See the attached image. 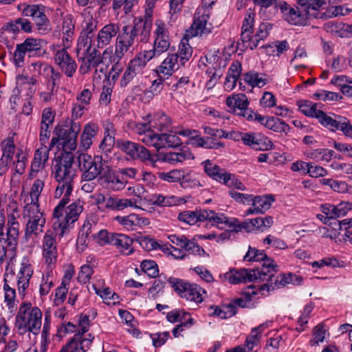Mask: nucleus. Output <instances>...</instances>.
Returning <instances> with one entry per match:
<instances>
[{"instance_id": "nucleus-1", "label": "nucleus", "mask_w": 352, "mask_h": 352, "mask_svg": "<svg viewBox=\"0 0 352 352\" xmlns=\"http://www.w3.org/2000/svg\"><path fill=\"white\" fill-rule=\"evenodd\" d=\"M74 159L73 153H60L53 161L52 173L57 182L55 198H60L63 195L70 196L72 194L77 173L74 166Z\"/></svg>"}, {"instance_id": "nucleus-2", "label": "nucleus", "mask_w": 352, "mask_h": 352, "mask_svg": "<svg viewBox=\"0 0 352 352\" xmlns=\"http://www.w3.org/2000/svg\"><path fill=\"white\" fill-rule=\"evenodd\" d=\"M278 271V266L274 261L267 260L263 268L248 270L245 268L230 270L223 275L224 280L230 284H239L252 281H272L275 274Z\"/></svg>"}, {"instance_id": "nucleus-3", "label": "nucleus", "mask_w": 352, "mask_h": 352, "mask_svg": "<svg viewBox=\"0 0 352 352\" xmlns=\"http://www.w3.org/2000/svg\"><path fill=\"white\" fill-rule=\"evenodd\" d=\"M43 314L30 302L24 301L20 305L15 318V325L21 333H32L37 335L41 331Z\"/></svg>"}, {"instance_id": "nucleus-4", "label": "nucleus", "mask_w": 352, "mask_h": 352, "mask_svg": "<svg viewBox=\"0 0 352 352\" xmlns=\"http://www.w3.org/2000/svg\"><path fill=\"white\" fill-rule=\"evenodd\" d=\"M62 196L63 198L53 211L54 228L60 229V236H63L72 225L78 220L82 211L80 202H74L65 208L70 196H65V195Z\"/></svg>"}, {"instance_id": "nucleus-5", "label": "nucleus", "mask_w": 352, "mask_h": 352, "mask_svg": "<svg viewBox=\"0 0 352 352\" xmlns=\"http://www.w3.org/2000/svg\"><path fill=\"white\" fill-rule=\"evenodd\" d=\"M179 221L190 225H194L197 222L209 221L212 225L221 229L236 228L237 221L235 219H230L223 213H217L212 210L199 209L195 211H184L178 216Z\"/></svg>"}, {"instance_id": "nucleus-6", "label": "nucleus", "mask_w": 352, "mask_h": 352, "mask_svg": "<svg viewBox=\"0 0 352 352\" xmlns=\"http://www.w3.org/2000/svg\"><path fill=\"white\" fill-rule=\"evenodd\" d=\"M80 129V124L74 121L70 122L67 125H63L59 129H56V137H53L51 140V146L58 144L63 150L60 153H72V151L76 149V140Z\"/></svg>"}, {"instance_id": "nucleus-7", "label": "nucleus", "mask_w": 352, "mask_h": 352, "mask_svg": "<svg viewBox=\"0 0 352 352\" xmlns=\"http://www.w3.org/2000/svg\"><path fill=\"white\" fill-rule=\"evenodd\" d=\"M98 209L101 211H120L127 208L141 209L136 199L118 198L109 194L96 193L93 196Z\"/></svg>"}, {"instance_id": "nucleus-8", "label": "nucleus", "mask_w": 352, "mask_h": 352, "mask_svg": "<svg viewBox=\"0 0 352 352\" xmlns=\"http://www.w3.org/2000/svg\"><path fill=\"white\" fill-rule=\"evenodd\" d=\"M7 228L6 232L7 250H13L17 245L19 235L20 210L16 201L12 199L7 206Z\"/></svg>"}, {"instance_id": "nucleus-9", "label": "nucleus", "mask_w": 352, "mask_h": 352, "mask_svg": "<svg viewBox=\"0 0 352 352\" xmlns=\"http://www.w3.org/2000/svg\"><path fill=\"white\" fill-rule=\"evenodd\" d=\"M22 217L26 221L25 235L27 239L32 235L37 236L43 232L45 216L40 206H23Z\"/></svg>"}, {"instance_id": "nucleus-10", "label": "nucleus", "mask_w": 352, "mask_h": 352, "mask_svg": "<svg viewBox=\"0 0 352 352\" xmlns=\"http://www.w3.org/2000/svg\"><path fill=\"white\" fill-rule=\"evenodd\" d=\"M204 172L214 180L223 184L230 188L245 190V185L233 174L229 173L212 161L207 160L202 162Z\"/></svg>"}, {"instance_id": "nucleus-11", "label": "nucleus", "mask_w": 352, "mask_h": 352, "mask_svg": "<svg viewBox=\"0 0 352 352\" xmlns=\"http://www.w3.org/2000/svg\"><path fill=\"white\" fill-rule=\"evenodd\" d=\"M78 164L82 172V182H91L100 177L105 166L101 155H96L92 158L91 155L80 154L78 156Z\"/></svg>"}, {"instance_id": "nucleus-12", "label": "nucleus", "mask_w": 352, "mask_h": 352, "mask_svg": "<svg viewBox=\"0 0 352 352\" xmlns=\"http://www.w3.org/2000/svg\"><path fill=\"white\" fill-rule=\"evenodd\" d=\"M154 25L153 49L144 50L151 58L166 52L170 47L169 32L166 23L162 19H157Z\"/></svg>"}, {"instance_id": "nucleus-13", "label": "nucleus", "mask_w": 352, "mask_h": 352, "mask_svg": "<svg viewBox=\"0 0 352 352\" xmlns=\"http://www.w3.org/2000/svg\"><path fill=\"white\" fill-rule=\"evenodd\" d=\"M151 59V56H149L144 50L138 53L135 57L128 63L126 68L120 80V86L122 87H126L135 77L143 74L147 63Z\"/></svg>"}, {"instance_id": "nucleus-14", "label": "nucleus", "mask_w": 352, "mask_h": 352, "mask_svg": "<svg viewBox=\"0 0 352 352\" xmlns=\"http://www.w3.org/2000/svg\"><path fill=\"white\" fill-rule=\"evenodd\" d=\"M168 283L182 298L189 301L199 303L203 301V294L205 291L196 284H190L182 279L170 277Z\"/></svg>"}, {"instance_id": "nucleus-15", "label": "nucleus", "mask_w": 352, "mask_h": 352, "mask_svg": "<svg viewBox=\"0 0 352 352\" xmlns=\"http://www.w3.org/2000/svg\"><path fill=\"white\" fill-rule=\"evenodd\" d=\"M82 16V30L77 44H79L80 50L84 52L90 46V43H93L95 32L97 30L98 21L93 18L89 8L84 10Z\"/></svg>"}, {"instance_id": "nucleus-16", "label": "nucleus", "mask_w": 352, "mask_h": 352, "mask_svg": "<svg viewBox=\"0 0 352 352\" xmlns=\"http://www.w3.org/2000/svg\"><path fill=\"white\" fill-rule=\"evenodd\" d=\"M60 236V229L47 230L43 239V257L47 267H52L57 260V241L56 237Z\"/></svg>"}, {"instance_id": "nucleus-17", "label": "nucleus", "mask_w": 352, "mask_h": 352, "mask_svg": "<svg viewBox=\"0 0 352 352\" xmlns=\"http://www.w3.org/2000/svg\"><path fill=\"white\" fill-rule=\"evenodd\" d=\"M210 15L209 9L198 8L196 10L189 32L192 36H206L212 32L213 26L212 23L208 22Z\"/></svg>"}, {"instance_id": "nucleus-18", "label": "nucleus", "mask_w": 352, "mask_h": 352, "mask_svg": "<svg viewBox=\"0 0 352 352\" xmlns=\"http://www.w3.org/2000/svg\"><path fill=\"white\" fill-rule=\"evenodd\" d=\"M23 14L31 16L40 34H47L51 30V23L45 14V8L42 5H29L23 10Z\"/></svg>"}, {"instance_id": "nucleus-19", "label": "nucleus", "mask_w": 352, "mask_h": 352, "mask_svg": "<svg viewBox=\"0 0 352 352\" xmlns=\"http://www.w3.org/2000/svg\"><path fill=\"white\" fill-rule=\"evenodd\" d=\"M153 25L149 22H144L142 17L136 18L134 20L133 25L130 28L129 25L122 27L123 31L135 42L146 43L149 41Z\"/></svg>"}, {"instance_id": "nucleus-20", "label": "nucleus", "mask_w": 352, "mask_h": 352, "mask_svg": "<svg viewBox=\"0 0 352 352\" xmlns=\"http://www.w3.org/2000/svg\"><path fill=\"white\" fill-rule=\"evenodd\" d=\"M76 53L81 61L79 70L82 74L88 73L102 63L100 54L96 47H93V43H90V46L84 52L80 50L79 44H77Z\"/></svg>"}, {"instance_id": "nucleus-21", "label": "nucleus", "mask_w": 352, "mask_h": 352, "mask_svg": "<svg viewBox=\"0 0 352 352\" xmlns=\"http://www.w3.org/2000/svg\"><path fill=\"white\" fill-rule=\"evenodd\" d=\"M116 146L133 160H139L142 162L151 160V155L148 150L138 143L118 139L116 141Z\"/></svg>"}, {"instance_id": "nucleus-22", "label": "nucleus", "mask_w": 352, "mask_h": 352, "mask_svg": "<svg viewBox=\"0 0 352 352\" xmlns=\"http://www.w3.org/2000/svg\"><path fill=\"white\" fill-rule=\"evenodd\" d=\"M144 144L159 150L162 148H174L182 144L180 138L176 134L162 133L150 135L143 139Z\"/></svg>"}, {"instance_id": "nucleus-23", "label": "nucleus", "mask_w": 352, "mask_h": 352, "mask_svg": "<svg viewBox=\"0 0 352 352\" xmlns=\"http://www.w3.org/2000/svg\"><path fill=\"white\" fill-rule=\"evenodd\" d=\"M280 9L283 14L284 19L289 23L294 25H305L307 23L308 19L312 16L317 17L311 12H305L299 8H291L287 3L281 5Z\"/></svg>"}, {"instance_id": "nucleus-24", "label": "nucleus", "mask_w": 352, "mask_h": 352, "mask_svg": "<svg viewBox=\"0 0 352 352\" xmlns=\"http://www.w3.org/2000/svg\"><path fill=\"white\" fill-rule=\"evenodd\" d=\"M323 126L332 131H340L348 138L352 139V124L346 117L333 115L328 116L323 119Z\"/></svg>"}, {"instance_id": "nucleus-25", "label": "nucleus", "mask_w": 352, "mask_h": 352, "mask_svg": "<svg viewBox=\"0 0 352 352\" xmlns=\"http://www.w3.org/2000/svg\"><path fill=\"white\" fill-rule=\"evenodd\" d=\"M32 274L33 266L32 263L27 257H23L16 276L18 292L22 298H24L26 294V289L29 287Z\"/></svg>"}, {"instance_id": "nucleus-26", "label": "nucleus", "mask_w": 352, "mask_h": 352, "mask_svg": "<svg viewBox=\"0 0 352 352\" xmlns=\"http://www.w3.org/2000/svg\"><path fill=\"white\" fill-rule=\"evenodd\" d=\"M255 13L248 9L245 14L241 33V41L244 47L254 50L256 48V42L252 41L253 28L254 24Z\"/></svg>"}, {"instance_id": "nucleus-27", "label": "nucleus", "mask_w": 352, "mask_h": 352, "mask_svg": "<svg viewBox=\"0 0 352 352\" xmlns=\"http://www.w3.org/2000/svg\"><path fill=\"white\" fill-rule=\"evenodd\" d=\"M55 63L68 77L73 76L76 71L77 65L75 60L69 56L66 50H58L54 54Z\"/></svg>"}, {"instance_id": "nucleus-28", "label": "nucleus", "mask_w": 352, "mask_h": 352, "mask_svg": "<svg viewBox=\"0 0 352 352\" xmlns=\"http://www.w3.org/2000/svg\"><path fill=\"white\" fill-rule=\"evenodd\" d=\"M243 142L254 149L261 151L272 149L274 146L272 142L261 133H245L243 135Z\"/></svg>"}, {"instance_id": "nucleus-29", "label": "nucleus", "mask_w": 352, "mask_h": 352, "mask_svg": "<svg viewBox=\"0 0 352 352\" xmlns=\"http://www.w3.org/2000/svg\"><path fill=\"white\" fill-rule=\"evenodd\" d=\"M120 28L118 23H111L105 25L97 34V47L102 48L110 44L113 38L119 34Z\"/></svg>"}, {"instance_id": "nucleus-30", "label": "nucleus", "mask_w": 352, "mask_h": 352, "mask_svg": "<svg viewBox=\"0 0 352 352\" xmlns=\"http://www.w3.org/2000/svg\"><path fill=\"white\" fill-rule=\"evenodd\" d=\"M45 182L43 179H37L34 180L29 194L21 193V200L23 201V206H40L39 197L43 189Z\"/></svg>"}, {"instance_id": "nucleus-31", "label": "nucleus", "mask_w": 352, "mask_h": 352, "mask_svg": "<svg viewBox=\"0 0 352 352\" xmlns=\"http://www.w3.org/2000/svg\"><path fill=\"white\" fill-rule=\"evenodd\" d=\"M100 127L94 122H87L83 127L80 136V148L82 151L88 150L93 144V139L98 133Z\"/></svg>"}, {"instance_id": "nucleus-32", "label": "nucleus", "mask_w": 352, "mask_h": 352, "mask_svg": "<svg viewBox=\"0 0 352 352\" xmlns=\"http://www.w3.org/2000/svg\"><path fill=\"white\" fill-rule=\"evenodd\" d=\"M252 199V207L245 211V216L264 213L271 207L272 203L274 201V199L269 195H253Z\"/></svg>"}, {"instance_id": "nucleus-33", "label": "nucleus", "mask_w": 352, "mask_h": 352, "mask_svg": "<svg viewBox=\"0 0 352 352\" xmlns=\"http://www.w3.org/2000/svg\"><path fill=\"white\" fill-rule=\"evenodd\" d=\"M88 338H82L80 333H76L74 338L60 350V352H86L91 346V335Z\"/></svg>"}, {"instance_id": "nucleus-34", "label": "nucleus", "mask_w": 352, "mask_h": 352, "mask_svg": "<svg viewBox=\"0 0 352 352\" xmlns=\"http://www.w3.org/2000/svg\"><path fill=\"white\" fill-rule=\"evenodd\" d=\"M297 104L301 113L306 116L317 118L319 122L323 125V119L327 116V114L318 109V107L321 106L320 103H314L308 100H300Z\"/></svg>"}, {"instance_id": "nucleus-35", "label": "nucleus", "mask_w": 352, "mask_h": 352, "mask_svg": "<svg viewBox=\"0 0 352 352\" xmlns=\"http://www.w3.org/2000/svg\"><path fill=\"white\" fill-rule=\"evenodd\" d=\"M134 42L125 33V30L122 29L118 36L115 43L116 58H118L119 62L122 60L126 53L133 48Z\"/></svg>"}, {"instance_id": "nucleus-36", "label": "nucleus", "mask_w": 352, "mask_h": 352, "mask_svg": "<svg viewBox=\"0 0 352 352\" xmlns=\"http://www.w3.org/2000/svg\"><path fill=\"white\" fill-rule=\"evenodd\" d=\"M116 220L128 230H134L137 227L147 226L150 223L148 219L132 213L126 216H117Z\"/></svg>"}, {"instance_id": "nucleus-37", "label": "nucleus", "mask_w": 352, "mask_h": 352, "mask_svg": "<svg viewBox=\"0 0 352 352\" xmlns=\"http://www.w3.org/2000/svg\"><path fill=\"white\" fill-rule=\"evenodd\" d=\"M168 239L172 243L186 251L190 252L192 254L201 255L205 252L203 248L196 243L188 240L184 235L171 234L168 236Z\"/></svg>"}, {"instance_id": "nucleus-38", "label": "nucleus", "mask_w": 352, "mask_h": 352, "mask_svg": "<svg viewBox=\"0 0 352 352\" xmlns=\"http://www.w3.org/2000/svg\"><path fill=\"white\" fill-rule=\"evenodd\" d=\"M36 82L37 80L34 76L18 75L16 77V87L12 92L20 94L26 91L28 96H32L36 90Z\"/></svg>"}, {"instance_id": "nucleus-39", "label": "nucleus", "mask_w": 352, "mask_h": 352, "mask_svg": "<svg viewBox=\"0 0 352 352\" xmlns=\"http://www.w3.org/2000/svg\"><path fill=\"white\" fill-rule=\"evenodd\" d=\"M179 60L175 54H168L161 65L157 67V73L168 78L179 68L181 64Z\"/></svg>"}, {"instance_id": "nucleus-40", "label": "nucleus", "mask_w": 352, "mask_h": 352, "mask_svg": "<svg viewBox=\"0 0 352 352\" xmlns=\"http://www.w3.org/2000/svg\"><path fill=\"white\" fill-rule=\"evenodd\" d=\"M132 243L133 240L125 234H111V244L116 246L118 250L123 254L129 255L133 252Z\"/></svg>"}, {"instance_id": "nucleus-41", "label": "nucleus", "mask_w": 352, "mask_h": 352, "mask_svg": "<svg viewBox=\"0 0 352 352\" xmlns=\"http://www.w3.org/2000/svg\"><path fill=\"white\" fill-rule=\"evenodd\" d=\"M148 123L153 129L158 131L168 130L172 124L170 118L162 111H157L153 115H148Z\"/></svg>"}, {"instance_id": "nucleus-42", "label": "nucleus", "mask_w": 352, "mask_h": 352, "mask_svg": "<svg viewBox=\"0 0 352 352\" xmlns=\"http://www.w3.org/2000/svg\"><path fill=\"white\" fill-rule=\"evenodd\" d=\"M52 147L50 144L49 147L42 145L36 151L31 164L32 172H38L45 166V164L48 160L49 151Z\"/></svg>"}, {"instance_id": "nucleus-43", "label": "nucleus", "mask_w": 352, "mask_h": 352, "mask_svg": "<svg viewBox=\"0 0 352 352\" xmlns=\"http://www.w3.org/2000/svg\"><path fill=\"white\" fill-rule=\"evenodd\" d=\"M227 106L236 113L244 111L248 107L249 102L247 96L243 94H232L226 100Z\"/></svg>"}, {"instance_id": "nucleus-44", "label": "nucleus", "mask_w": 352, "mask_h": 352, "mask_svg": "<svg viewBox=\"0 0 352 352\" xmlns=\"http://www.w3.org/2000/svg\"><path fill=\"white\" fill-rule=\"evenodd\" d=\"M271 322H264L257 327L252 329L250 334L246 338L245 349H247L248 352H250L254 346L258 345L260 342L261 334L265 329L270 327Z\"/></svg>"}, {"instance_id": "nucleus-45", "label": "nucleus", "mask_w": 352, "mask_h": 352, "mask_svg": "<svg viewBox=\"0 0 352 352\" xmlns=\"http://www.w3.org/2000/svg\"><path fill=\"white\" fill-rule=\"evenodd\" d=\"M54 280L52 267H47L42 275L39 285L38 292L41 297L46 296L50 293L54 286Z\"/></svg>"}, {"instance_id": "nucleus-46", "label": "nucleus", "mask_w": 352, "mask_h": 352, "mask_svg": "<svg viewBox=\"0 0 352 352\" xmlns=\"http://www.w3.org/2000/svg\"><path fill=\"white\" fill-rule=\"evenodd\" d=\"M189 143L195 147H201L209 149H218L223 146L221 142L210 141V138L201 137L199 133L190 138Z\"/></svg>"}, {"instance_id": "nucleus-47", "label": "nucleus", "mask_w": 352, "mask_h": 352, "mask_svg": "<svg viewBox=\"0 0 352 352\" xmlns=\"http://www.w3.org/2000/svg\"><path fill=\"white\" fill-rule=\"evenodd\" d=\"M3 290L4 293L3 296V302L6 304V306L8 310L12 313L16 310V294L15 289L11 287L7 280L5 279V282L3 287Z\"/></svg>"}, {"instance_id": "nucleus-48", "label": "nucleus", "mask_w": 352, "mask_h": 352, "mask_svg": "<svg viewBox=\"0 0 352 352\" xmlns=\"http://www.w3.org/2000/svg\"><path fill=\"white\" fill-rule=\"evenodd\" d=\"M265 127L277 133L287 134L290 132L291 127L283 120L274 117H268L265 122Z\"/></svg>"}, {"instance_id": "nucleus-49", "label": "nucleus", "mask_w": 352, "mask_h": 352, "mask_svg": "<svg viewBox=\"0 0 352 352\" xmlns=\"http://www.w3.org/2000/svg\"><path fill=\"white\" fill-rule=\"evenodd\" d=\"M243 78L245 82L253 87H263L267 82L265 74L254 72L245 73L243 76Z\"/></svg>"}, {"instance_id": "nucleus-50", "label": "nucleus", "mask_w": 352, "mask_h": 352, "mask_svg": "<svg viewBox=\"0 0 352 352\" xmlns=\"http://www.w3.org/2000/svg\"><path fill=\"white\" fill-rule=\"evenodd\" d=\"M352 12V9L347 5L330 6L327 7L325 12L321 17L333 18L339 16H345Z\"/></svg>"}, {"instance_id": "nucleus-51", "label": "nucleus", "mask_w": 352, "mask_h": 352, "mask_svg": "<svg viewBox=\"0 0 352 352\" xmlns=\"http://www.w3.org/2000/svg\"><path fill=\"white\" fill-rule=\"evenodd\" d=\"M274 261L271 258L268 257L263 251L258 250L256 248L249 247L248 251L244 256V260L248 261H260L261 262V266L257 267L256 268H263L264 263L267 260Z\"/></svg>"}, {"instance_id": "nucleus-52", "label": "nucleus", "mask_w": 352, "mask_h": 352, "mask_svg": "<svg viewBox=\"0 0 352 352\" xmlns=\"http://www.w3.org/2000/svg\"><path fill=\"white\" fill-rule=\"evenodd\" d=\"M42 43L43 40L41 38L28 37L20 44L24 48L25 51L27 52L29 56H31L35 53L41 51Z\"/></svg>"}, {"instance_id": "nucleus-53", "label": "nucleus", "mask_w": 352, "mask_h": 352, "mask_svg": "<svg viewBox=\"0 0 352 352\" xmlns=\"http://www.w3.org/2000/svg\"><path fill=\"white\" fill-rule=\"evenodd\" d=\"M164 78H166L164 77V76L161 74H159L158 78L152 82V84L148 87V89L144 91L145 97L148 100L152 99L155 96H157L161 93L164 88L163 83L164 82Z\"/></svg>"}, {"instance_id": "nucleus-54", "label": "nucleus", "mask_w": 352, "mask_h": 352, "mask_svg": "<svg viewBox=\"0 0 352 352\" xmlns=\"http://www.w3.org/2000/svg\"><path fill=\"white\" fill-rule=\"evenodd\" d=\"M192 54V48L188 43V40L183 38L179 45L178 52L175 53L179 59L181 65H184V63L190 59Z\"/></svg>"}, {"instance_id": "nucleus-55", "label": "nucleus", "mask_w": 352, "mask_h": 352, "mask_svg": "<svg viewBox=\"0 0 352 352\" xmlns=\"http://www.w3.org/2000/svg\"><path fill=\"white\" fill-rule=\"evenodd\" d=\"M74 30V22L71 15H66L63 18L62 31L63 42H67V45L72 40Z\"/></svg>"}, {"instance_id": "nucleus-56", "label": "nucleus", "mask_w": 352, "mask_h": 352, "mask_svg": "<svg viewBox=\"0 0 352 352\" xmlns=\"http://www.w3.org/2000/svg\"><path fill=\"white\" fill-rule=\"evenodd\" d=\"M151 201L153 204L162 207H167L176 205L178 201L175 196H164L162 194H154L151 196Z\"/></svg>"}, {"instance_id": "nucleus-57", "label": "nucleus", "mask_w": 352, "mask_h": 352, "mask_svg": "<svg viewBox=\"0 0 352 352\" xmlns=\"http://www.w3.org/2000/svg\"><path fill=\"white\" fill-rule=\"evenodd\" d=\"M1 148L2 151L1 158L10 162L15 151V146L12 138H8L5 139L1 142Z\"/></svg>"}, {"instance_id": "nucleus-58", "label": "nucleus", "mask_w": 352, "mask_h": 352, "mask_svg": "<svg viewBox=\"0 0 352 352\" xmlns=\"http://www.w3.org/2000/svg\"><path fill=\"white\" fill-rule=\"evenodd\" d=\"M148 116H146L145 121L146 122L142 123L139 122L135 124L134 130L139 135V140L142 142L144 143L143 141V139L146 138V136H149L150 135H156L157 133H154L151 129L153 128L152 126L148 123Z\"/></svg>"}, {"instance_id": "nucleus-59", "label": "nucleus", "mask_w": 352, "mask_h": 352, "mask_svg": "<svg viewBox=\"0 0 352 352\" xmlns=\"http://www.w3.org/2000/svg\"><path fill=\"white\" fill-rule=\"evenodd\" d=\"M191 157V153L188 151H184L179 153H167L163 156V161L170 164L182 162Z\"/></svg>"}, {"instance_id": "nucleus-60", "label": "nucleus", "mask_w": 352, "mask_h": 352, "mask_svg": "<svg viewBox=\"0 0 352 352\" xmlns=\"http://www.w3.org/2000/svg\"><path fill=\"white\" fill-rule=\"evenodd\" d=\"M211 309H214L212 315L217 316L221 319L230 318L235 315L236 313V306L232 304H230L223 307V308H219L216 307L214 308L211 307Z\"/></svg>"}, {"instance_id": "nucleus-61", "label": "nucleus", "mask_w": 352, "mask_h": 352, "mask_svg": "<svg viewBox=\"0 0 352 352\" xmlns=\"http://www.w3.org/2000/svg\"><path fill=\"white\" fill-rule=\"evenodd\" d=\"M184 171L179 169H174L169 172H163L159 174V177L168 182H177L184 179Z\"/></svg>"}, {"instance_id": "nucleus-62", "label": "nucleus", "mask_w": 352, "mask_h": 352, "mask_svg": "<svg viewBox=\"0 0 352 352\" xmlns=\"http://www.w3.org/2000/svg\"><path fill=\"white\" fill-rule=\"evenodd\" d=\"M113 85L109 79L104 82L102 90L100 96L99 103L100 105L107 106L111 100Z\"/></svg>"}, {"instance_id": "nucleus-63", "label": "nucleus", "mask_w": 352, "mask_h": 352, "mask_svg": "<svg viewBox=\"0 0 352 352\" xmlns=\"http://www.w3.org/2000/svg\"><path fill=\"white\" fill-rule=\"evenodd\" d=\"M142 271L151 278H155L159 274L157 263L152 260H144L141 263Z\"/></svg>"}, {"instance_id": "nucleus-64", "label": "nucleus", "mask_w": 352, "mask_h": 352, "mask_svg": "<svg viewBox=\"0 0 352 352\" xmlns=\"http://www.w3.org/2000/svg\"><path fill=\"white\" fill-rule=\"evenodd\" d=\"M67 292L68 288L66 287L65 282L63 281L61 285L55 290L54 298L53 300L54 305L56 307L60 306L66 300Z\"/></svg>"}]
</instances>
